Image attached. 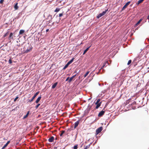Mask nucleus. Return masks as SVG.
<instances>
[{
    "instance_id": "f257e3e1",
    "label": "nucleus",
    "mask_w": 149,
    "mask_h": 149,
    "mask_svg": "<svg viewBox=\"0 0 149 149\" xmlns=\"http://www.w3.org/2000/svg\"><path fill=\"white\" fill-rule=\"evenodd\" d=\"M32 48L33 47L31 45L29 46L26 50L25 51V53H27L30 52L32 50Z\"/></svg>"
},
{
    "instance_id": "f03ea898",
    "label": "nucleus",
    "mask_w": 149,
    "mask_h": 149,
    "mask_svg": "<svg viewBox=\"0 0 149 149\" xmlns=\"http://www.w3.org/2000/svg\"><path fill=\"white\" fill-rule=\"evenodd\" d=\"M103 128L102 127H100L97 128L96 130V133L97 134L99 133L100 132H101L102 131V130Z\"/></svg>"
},
{
    "instance_id": "7ed1b4c3",
    "label": "nucleus",
    "mask_w": 149,
    "mask_h": 149,
    "mask_svg": "<svg viewBox=\"0 0 149 149\" xmlns=\"http://www.w3.org/2000/svg\"><path fill=\"white\" fill-rule=\"evenodd\" d=\"M39 93V92H37L32 97V98L31 100H29L28 101L29 102H31L33 101V100L34 99L35 97L38 95Z\"/></svg>"
},
{
    "instance_id": "20e7f679",
    "label": "nucleus",
    "mask_w": 149,
    "mask_h": 149,
    "mask_svg": "<svg viewBox=\"0 0 149 149\" xmlns=\"http://www.w3.org/2000/svg\"><path fill=\"white\" fill-rule=\"evenodd\" d=\"M131 100L130 99H129L128 100L127 102V103H128L129 105H132L134 104H136V102L135 101H133V102H131L130 101Z\"/></svg>"
},
{
    "instance_id": "39448f33",
    "label": "nucleus",
    "mask_w": 149,
    "mask_h": 149,
    "mask_svg": "<svg viewBox=\"0 0 149 149\" xmlns=\"http://www.w3.org/2000/svg\"><path fill=\"white\" fill-rule=\"evenodd\" d=\"M107 10H105V11H103L102 13L100 14L97 16V17L98 18H99L101 16L104 15L106 13V12H107Z\"/></svg>"
},
{
    "instance_id": "423d86ee",
    "label": "nucleus",
    "mask_w": 149,
    "mask_h": 149,
    "mask_svg": "<svg viewBox=\"0 0 149 149\" xmlns=\"http://www.w3.org/2000/svg\"><path fill=\"white\" fill-rule=\"evenodd\" d=\"M105 111L103 110H102L100 111L99 113L98 114V116L99 117H101L102 116L104 113Z\"/></svg>"
},
{
    "instance_id": "0eeeda50",
    "label": "nucleus",
    "mask_w": 149,
    "mask_h": 149,
    "mask_svg": "<svg viewBox=\"0 0 149 149\" xmlns=\"http://www.w3.org/2000/svg\"><path fill=\"white\" fill-rule=\"evenodd\" d=\"M8 39L9 40H14L13 34L12 33H10L9 36L8 38Z\"/></svg>"
},
{
    "instance_id": "6e6552de",
    "label": "nucleus",
    "mask_w": 149,
    "mask_h": 149,
    "mask_svg": "<svg viewBox=\"0 0 149 149\" xmlns=\"http://www.w3.org/2000/svg\"><path fill=\"white\" fill-rule=\"evenodd\" d=\"M130 3V1H128L127 3L122 8V10H124L127 7V6H128Z\"/></svg>"
},
{
    "instance_id": "1a4fd4ad",
    "label": "nucleus",
    "mask_w": 149,
    "mask_h": 149,
    "mask_svg": "<svg viewBox=\"0 0 149 149\" xmlns=\"http://www.w3.org/2000/svg\"><path fill=\"white\" fill-rule=\"evenodd\" d=\"M143 19V18H141L137 22V23L135 24L134 26V27H136L141 22V21Z\"/></svg>"
},
{
    "instance_id": "9d476101",
    "label": "nucleus",
    "mask_w": 149,
    "mask_h": 149,
    "mask_svg": "<svg viewBox=\"0 0 149 149\" xmlns=\"http://www.w3.org/2000/svg\"><path fill=\"white\" fill-rule=\"evenodd\" d=\"M101 104V102H100V103H97L96 104V103H95V104L96 105V106L95 107V109H98V108L100 106Z\"/></svg>"
},
{
    "instance_id": "9b49d317",
    "label": "nucleus",
    "mask_w": 149,
    "mask_h": 149,
    "mask_svg": "<svg viewBox=\"0 0 149 149\" xmlns=\"http://www.w3.org/2000/svg\"><path fill=\"white\" fill-rule=\"evenodd\" d=\"M79 120H78L75 122L74 124V128H75L78 125L79 123Z\"/></svg>"
},
{
    "instance_id": "f8f14e48",
    "label": "nucleus",
    "mask_w": 149,
    "mask_h": 149,
    "mask_svg": "<svg viewBox=\"0 0 149 149\" xmlns=\"http://www.w3.org/2000/svg\"><path fill=\"white\" fill-rule=\"evenodd\" d=\"M54 139V137L52 136L48 139V141L50 142H52L53 141Z\"/></svg>"
},
{
    "instance_id": "ddd939ff",
    "label": "nucleus",
    "mask_w": 149,
    "mask_h": 149,
    "mask_svg": "<svg viewBox=\"0 0 149 149\" xmlns=\"http://www.w3.org/2000/svg\"><path fill=\"white\" fill-rule=\"evenodd\" d=\"M10 141H8L7 143L3 146L2 147V149H4L5 147H6L8 145V144L10 143Z\"/></svg>"
},
{
    "instance_id": "4468645a",
    "label": "nucleus",
    "mask_w": 149,
    "mask_h": 149,
    "mask_svg": "<svg viewBox=\"0 0 149 149\" xmlns=\"http://www.w3.org/2000/svg\"><path fill=\"white\" fill-rule=\"evenodd\" d=\"M76 75H73V76H72L71 77L69 80V81H68V82H70L72 81V80L76 76Z\"/></svg>"
},
{
    "instance_id": "2eb2a0df",
    "label": "nucleus",
    "mask_w": 149,
    "mask_h": 149,
    "mask_svg": "<svg viewBox=\"0 0 149 149\" xmlns=\"http://www.w3.org/2000/svg\"><path fill=\"white\" fill-rule=\"evenodd\" d=\"M41 98V97L40 96L38 97V98L36 100V103H38L40 101V100Z\"/></svg>"
},
{
    "instance_id": "dca6fc26",
    "label": "nucleus",
    "mask_w": 149,
    "mask_h": 149,
    "mask_svg": "<svg viewBox=\"0 0 149 149\" xmlns=\"http://www.w3.org/2000/svg\"><path fill=\"white\" fill-rule=\"evenodd\" d=\"M74 58H73L71 60H70L69 61L68 63V64L69 65L71 63H72V62L73 61Z\"/></svg>"
},
{
    "instance_id": "f3484780",
    "label": "nucleus",
    "mask_w": 149,
    "mask_h": 149,
    "mask_svg": "<svg viewBox=\"0 0 149 149\" xmlns=\"http://www.w3.org/2000/svg\"><path fill=\"white\" fill-rule=\"evenodd\" d=\"M57 84V82L54 83L52 86V88L53 89L55 88Z\"/></svg>"
},
{
    "instance_id": "a211bd4d",
    "label": "nucleus",
    "mask_w": 149,
    "mask_h": 149,
    "mask_svg": "<svg viewBox=\"0 0 149 149\" xmlns=\"http://www.w3.org/2000/svg\"><path fill=\"white\" fill-rule=\"evenodd\" d=\"M91 46L88 47L84 51L83 54H85L86 53V52L89 49V48Z\"/></svg>"
},
{
    "instance_id": "6ab92c4d",
    "label": "nucleus",
    "mask_w": 149,
    "mask_h": 149,
    "mask_svg": "<svg viewBox=\"0 0 149 149\" xmlns=\"http://www.w3.org/2000/svg\"><path fill=\"white\" fill-rule=\"evenodd\" d=\"M144 0H139L138 1L136 4L137 5H138L140 3H142Z\"/></svg>"
},
{
    "instance_id": "aec40b11",
    "label": "nucleus",
    "mask_w": 149,
    "mask_h": 149,
    "mask_svg": "<svg viewBox=\"0 0 149 149\" xmlns=\"http://www.w3.org/2000/svg\"><path fill=\"white\" fill-rule=\"evenodd\" d=\"M29 111H28L27 112V113H26V115L24 116L23 118L25 119V118H26L28 116L29 114Z\"/></svg>"
},
{
    "instance_id": "412c9836",
    "label": "nucleus",
    "mask_w": 149,
    "mask_h": 149,
    "mask_svg": "<svg viewBox=\"0 0 149 149\" xmlns=\"http://www.w3.org/2000/svg\"><path fill=\"white\" fill-rule=\"evenodd\" d=\"M18 3H16L14 6V8L15 10H17L18 8V6H17Z\"/></svg>"
},
{
    "instance_id": "4be33fe9",
    "label": "nucleus",
    "mask_w": 149,
    "mask_h": 149,
    "mask_svg": "<svg viewBox=\"0 0 149 149\" xmlns=\"http://www.w3.org/2000/svg\"><path fill=\"white\" fill-rule=\"evenodd\" d=\"M24 32V31L23 30H21L19 32V34H22Z\"/></svg>"
},
{
    "instance_id": "5701e85b",
    "label": "nucleus",
    "mask_w": 149,
    "mask_h": 149,
    "mask_svg": "<svg viewBox=\"0 0 149 149\" xmlns=\"http://www.w3.org/2000/svg\"><path fill=\"white\" fill-rule=\"evenodd\" d=\"M107 62H105L103 63V65L101 67L100 70H101L105 66V64H106Z\"/></svg>"
},
{
    "instance_id": "b1692460",
    "label": "nucleus",
    "mask_w": 149,
    "mask_h": 149,
    "mask_svg": "<svg viewBox=\"0 0 149 149\" xmlns=\"http://www.w3.org/2000/svg\"><path fill=\"white\" fill-rule=\"evenodd\" d=\"M89 73V71H88L87 72L84 74V77H86L87 75Z\"/></svg>"
},
{
    "instance_id": "393cba45",
    "label": "nucleus",
    "mask_w": 149,
    "mask_h": 149,
    "mask_svg": "<svg viewBox=\"0 0 149 149\" xmlns=\"http://www.w3.org/2000/svg\"><path fill=\"white\" fill-rule=\"evenodd\" d=\"M90 146V145H88L87 146H86L84 148V149H88L89 148Z\"/></svg>"
},
{
    "instance_id": "a878e982",
    "label": "nucleus",
    "mask_w": 149,
    "mask_h": 149,
    "mask_svg": "<svg viewBox=\"0 0 149 149\" xmlns=\"http://www.w3.org/2000/svg\"><path fill=\"white\" fill-rule=\"evenodd\" d=\"M65 132V131L64 130H62L61 131V133L60 134V136H62L63 134Z\"/></svg>"
},
{
    "instance_id": "bb28decb",
    "label": "nucleus",
    "mask_w": 149,
    "mask_h": 149,
    "mask_svg": "<svg viewBox=\"0 0 149 149\" xmlns=\"http://www.w3.org/2000/svg\"><path fill=\"white\" fill-rule=\"evenodd\" d=\"M68 65H69L68 64V63H67V64L63 67V69L64 70L66 69L68 67Z\"/></svg>"
},
{
    "instance_id": "cd10ccee",
    "label": "nucleus",
    "mask_w": 149,
    "mask_h": 149,
    "mask_svg": "<svg viewBox=\"0 0 149 149\" xmlns=\"http://www.w3.org/2000/svg\"><path fill=\"white\" fill-rule=\"evenodd\" d=\"M60 10V8H57L54 10V12H58Z\"/></svg>"
},
{
    "instance_id": "c85d7f7f",
    "label": "nucleus",
    "mask_w": 149,
    "mask_h": 149,
    "mask_svg": "<svg viewBox=\"0 0 149 149\" xmlns=\"http://www.w3.org/2000/svg\"><path fill=\"white\" fill-rule=\"evenodd\" d=\"M78 148V146L77 145H75L73 147L74 149H77Z\"/></svg>"
},
{
    "instance_id": "c756f323",
    "label": "nucleus",
    "mask_w": 149,
    "mask_h": 149,
    "mask_svg": "<svg viewBox=\"0 0 149 149\" xmlns=\"http://www.w3.org/2000/svg\"><path fill=\"white\" fill-rule=\"evenodd\" d=\"M40 105V104H37V105L36 106V107H35V108H36V109H37L38 108V107H39Z\"/></svg>"
},
{
    "instance_id": "7c9ffc66",
    "label": "nucleus",
    "mask_w": 149,
    "mask_h": 149,
    "mask_svg": "<svg viewBox=\"0 0 149 149\" xmlns=\"http://www.w3.org/2000/svg\"><path fill=\"white\" fill-rule=\"evenodd\" d=\"M8 62H9V63H10V64H11L12 63V60L11 59H9V60Z\"/></svg>"
},
{
    "instance_id": "2f4dec72",
    "label": "nucleus",
    "mask_w": 149,
    "mask_h": 149,
    "mask_svg": "<svg viewBox=\"0 0 149 149\" xmlns=\"http://www.w3.org/2000/svg\"><path fill=\"white\" fill-rule=\"evenodd\" d=\"M131 62H132V61L131 60H129L128 61V62L127 63V65H129L131 63Z\"/></svg>"
},
{
    "instance_id": "473e14b6",
    "label": "nucleus",
    "mask_w": 149,
    "mask_h": 149,
    "mask_svg": "<svg viewBox=\"0 0 149 149\" xmlns=\"http://www.w3.org/2000/svg\"><path fill=\"white\" fill-rule=\"evenodd\" d=\"M100 99H98L97 100V102L95 103H96V104H97V103H100Z\"/></svg>"
},
{
    "instance_id": "72a5a7b5",
    "label": "nucleus",
    "mask_w": 149,
    "mask_h": 149,
    "mask_svg": "<svg viewBox=\"0 0 149 149\" xmlns=\"http://www.w3.org/2000/svg\"><path fill=\"white\" fill-rule=\"evenodd\" d=\"M19 97L18 96L16 97L14 100V101L15 102L16 100Z\"/></svg>"
},
{
    "instance_id": "f704fd0d",
    "label": "nucleus",
    "mask_w": 149,
    "mask_h": 149,
    "mask_svg": "<svg viewBox=\"0 0 149 149\" xmlns=\"http://www.w3.org/2000/svg\"><path fill=\"white\" fill-rule=\"evenodd\" d=\"M63 15V14L62 13H60L59 14V17H61Z\"/></svg>"
},
{
    "instance_id": "c9c22d12",
    "label": "nucleus",
    "mask_w": 149,
    "mask_h": 149,
    "mask_svg": "<svg viewBox=\"0 0 149 149\" xmlns=\"http://www.w3.org/2000/svg\"><path fill=\"white\" fill-rule=\"evenodd\" d=\"M4 0H0V3H2Z\"/></svg>"
},
{
    "instance_id": "e433bc0d",
    "label": "nucleus",
    "mask_w": 149,
    "mask_h": 149,
    "mask_svg": "<svg viewBox=\"0 0 149 149\" xmlns=\"http://www.w3.org/2000/svg\"><path fill=\"white\" fill-rule=\"evenodd\" d=\"M69 79H70V78H69V77H68V78L66 79V80H65V81H68V80L69 81Z\"/></svg>"
},
{
    "instance_id": "4c0bfd02",
    "label": "nucleus",
    "mask_w": 149,
    "mask_h": 149,
    "mask_svg": "<svg viewBox=\"0 0 149 149\" xmlns=\"http://www.w3.org/2000/svg\"><path fill=\"white\" fill-rule=\"evenodd\" d=\"M48 17H51V19H52V15H49Z\"/></svg>"
},
{
    "instance_id": "58836bf2",
    "label": "nucleus",
    "mask_w": 149,
    "mask_h": 149,
    "mask_svg": "<svg viewBox=\"0 0 149 149\" xmlns=\"http://www.w3.org/2000/svg\"><path fill=\"white\" fill-rule=\"evenodd\" d=\"M7 33H6L5 35H4V37H6L7 36Z\"/></svg>"
},
{
    "instance_id": "ea45409f",
    "label": "nucleus",
    "mask_w": 149,
    "mask_h": 149,
    "mask_svg": "<svg viewBox=\"0 0 149 149\" xmlns=\"http://www.w3.org/2000/svg\"><path fill=\"white\" fill-rule=\"evenodd\" d=\"M49 30V29H47L46 30V32H48Z\"/></svg>"
},
{
    "instance_id": "a19ab883",
    "label": "nucleus",
    "mask_w": 149,
    "mask_h": 149,
    "mask_svg": "<svg viewBox=\"0 0 149 149\" xmlns=\"http://www.w3.org/2000/svg\"><path fill=\"white\" fill-rule=\"evenodd\" d=\"M111 85H112V86H113V83Z\"/></svg>"
},
{
    "instance_id": "79ce46f5",
    "label": "nucleus",
    "mask_w": 149,
    "mask_h": 149,
    "mask_svg": "<svg viewBox=\"0 0 149 149\" xmlns=\"http://www.w3.org/2000/svg\"><path fill=\"white\" fill-rule=\"evenodd\" d=\"M149 15H148V17H147V19H149V18H149Z\"/></svg>"
},
{
    "instance_id": "37998d69",
    "label": "nucleus",
    "mask_w": 149,
    "mask_h": 149,
    "mask_svg": "<svg viewBox=\"0 0 149 149\" xmlns=\"http://www.w3.org/2000/svg\"><path fill=\"white\" fill-rule=\"evenodd\" d=\"M148 69H149V67L148 68ZM148 71H149V70H148Z\"/></svg>"
},
{
    "instance_id": "c03bdc74",
    "label": "nucleus",
    "mask_w": 149,
    "mask_h": 149,
    "mask_svg": "<svg viewBox=\"0 0 149 149\" xmlns=\"http://www.w3.org/2000/svg\"><path fill=\"white\" fill-rule=\"evenodd\" d=\"M99 85H100V84L99 83Z\"/></svg>"
},
{
    "instance_id": "a18cd8bd",
    "label": "nucleus",
    "mask_w": 149,
    "mask_h": 149,
    "mask_svg": "<svg viewBox=\"0 0 149 149\" xmlns=\"http://www.w3.org/2000/svg\"><path fill=\"white\" fill-rule=\"evenodd\" d=\"M148 22H149V20Z\"/></svg>"
}]
</instances>
